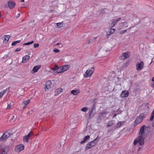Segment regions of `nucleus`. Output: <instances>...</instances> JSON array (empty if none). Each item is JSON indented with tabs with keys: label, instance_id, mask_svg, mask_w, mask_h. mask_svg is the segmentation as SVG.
I'll use <instances>...</instances> for the list:
<instances>
[{
	"label": "nucleus",
	"instance_id": "obj_1",
	"mask_svg": "<svg viewBox=\"0 0 154 154\" xmlns=\"http://www.w3.org/2000/svg\"><path fill=\"white\" fill-rule=\"evenodd\" d=\"M150 129L149 127L143 125L140 128L138 133V136L134 140L133 144L136 145L137 143L140 146H143L144 144V140L149 134Z\"/></svg>",
	"mask_w": 154,
	"mask_h": 154
},
{
	"label": "nucleus",
	"instance_id": "obj_2",
	"mask_svg": "<svg viewBox=\"0 0 154 154\" xmlns=\"http://www.w3.org/2000/svg\"><path fill=\"white\" fill-rule=\"evenodd\" d=\"M147 115V114L146 112H143L140 114L139 116L137 118L134 122V126H136L141 123L142 122L143 118L145 116Z\"/></svg>",
	"mask_w": 154,
	"mask_h": 154
},
{
	"label": "nucleus",
	"instance_id": "obj_3",
	"mask_svg": "<svg viewBox=\"0 0 154 154\" xmlns=\"http://www.w3.org/2000/svg\"><path fill=\"white\" fill-rule=\"evenodd\" d=\"M94 71V67H91L90 69H88L84 74V77L85 78H86L91 76Z\"/></svg>",
	"mask_w": 154,
	"mask_h": 154
},
{
	"label": "nucleus",
	"instance_id": "obj_4",
	"mask_svg": "<svg viewBox=\"0 0 154 154\" xmlns=\"http://www.w3.org/2000/svg\"><path fill=\"white\" fill-rule=\"evenodd\" d=\"M10 136V134L7 131L5 132L0 138V142L5 140Z\"/></svg>",
	"mask_w": 154,
	"mask_h": 154
},
{
	"label": "nucleus",
	"instance_id": "obj_5",
	"mask_svg": "<svg viewBox=\"0 0 154 154\" xmlns=\"http://www.w3.org/2000/svg\"><path fill=\"white\" fill-rule=\"evenodd\" d=\"M32 135H33V132L30 131L27 135L23 137V141L24 142L28 143L29 141V140Z\"/></svg>",
	"mask_w": 154,
	"mask_h": 154
},
{
	"label": "nucleus",
	"instance_id": "obj_6",
	"mask_svg": "<svg viewBox=\"0 0 154 154\" xmlns=\"http://www.w3.org/2000/svg\"><path fill=\"white\" fill-rule=\"evenodd\" d=\"M24 148V146L23 144H20L16 146L15 148V150L17 152H19L23 150Z\"/></svg>",
	"mask_w": 154,
	"mask_h": 154
},
{
	"label": "nucleus",
	"instance_id": "obj_7",
	"mask_svg": "<svg viewBox=\"0 0 154 154\" xmlns=\"http://www.w3.org/2000/svg\"><path fill=\"white\" fill-rule=\"evenodd\" d=\"M130 57L129 52H127L123 53L119 57V59L121 60H124Z\"/></svg>",
	"mask_w": 154,
	"mask_h": 154
},
{
	"label": "nucleus",
	"instance_id": "obj_8",
	"mask_svg": "<svg viewBox=\"0 0 154 154\" xmlns=\"http://www.w3.org/2000/svg\"><path fill=\"white\" fill-rule=\"evenodd\" d=\"M144 65V62L142 61L140 63L138 62L136 63V69L137 70H140L143 67Z\"/></svg>",
	"mask_w": 154,
	"mask_h": 154
},
{
	"label": "nucleus",
	"instance_id": "obj_9",
	"mask_svg": "<svg viewBox=\"0 0 154 154\" xmlns=\"http://www.w3.org/2000/svg\"><path fill=\"white\" fill-rule=\"evenodd\" d=\"M52 84V82L50 80H48L45 82V87L44 88L45 90L46 91V89H48L51 88V85Z\"/></svg>",
	"mask_w": 154,
	"mask_h": 154
},
{
	"label": "nucleus",
	"instance_id": "obj_10",
	"mask_svg": "<svg viewBox=\"0 0 154 154\" xmlns=\"http://www.w3.org/2000/svg\"><path fill=\"white\" fill-rule=\"evenodd\" d=\"M129 94V92L127 91H123L121 93L120 97L122 98H126L128 97Z\"/></svg>",
	"mask_w": 154,
	"mask_h": 154
},
{
	"label": "nucleus",
	"instance_id": "obj_11",
	"mask_svg": "<svg viewBox=\"0 0 154 154\" xmlns=\"http://www.w3.org/2000/svg\"><path fill=\"white\" fill-rule=\"evenodd\" d=\"M8 6L10 9H13L14 7L15 4L14 1H9L8 2Z\"/></svg>",
	"mask_w": 154,
	"mask_h": 154
},
{
	"label": "nucleus",
	"instance_id": "obj_12",
	"mask_svg": "<svg viewBox=\"0 0 154 154\" xmlns=\"http://www.w3.org/2000/svg\"><path fill=\"white\" fill-rule=\"evenodd\" d=\"M41 66L40 65L35 66L31 71V72L34 73L36 72L40 68Z\"/></svg>",
	"mask_w": 154,
	"mask_h": 154
},
{
	"label": "nucleus",
	"instance_id": "obj_13",
	"mask_svg": "<svg viewBox=\"0 0 154 154\" xmlns=\"http://www.w3.org/2000/svg\"><path fill=\"white\" fill-rule=\"evenodd\" d=\"M94 146L95 143L94 144H93L91 142H89L85 147V150H87L88 149L92 148Z\"/></svg>",
	"mask_w": 154,
	"mask_h": 154
},
{
	"label": "nucleus",
	"instance_id": "obj_14",
	"mask_svg": "<svg viewBox=\"0 0 154 154\" xmlns=\"http://www.w3.org/2000/svg\"><path fill=\"white\" fill-rule=\"evenodd\" d=\"M115 30L116 29H115L111 28L109 32H107L108 33L106 35V36L107 38H108L109 36L113 33L115 32Z\"/></svg>",
	"mask_w": 154,
	"mask_h": 154
},
{
	"label": "nucleus",
	"instance_id": "obj_15",
	"mask_svg": "<svg viewBox=\"0 0 154 154\" xmlns=\"http://www.w3.org/2000/svg\"><path fill=\"white\" fill-rule=\"evenodd\" d=\"M30 58V56L28 55H26L23 58L22 62L24 63H26Z\"/></svg>",
	"mask_w": 154,
	"mask_h": 154
},
{
	"label": "nucleus",
	"instance_id": "obj_16",
	"mask_svg": "<svg viewBox=\"0 0 154 154\" xmlns=\"http://www.w3.org/2000/svg\"><path fill=\"white\" fill-rule=\"evenodd\" d=\"M63 89L61 88H59L55 91V96L57 95L62 92Z\"/></svg>",
	"mask_w": 154,
	"mask_h": 154
},
{
	"label": "nucleus",
	"instance_id": "obj_17",
	"mask_svg": "<svg viewBox=\"0 0 154 154\" xmlns=\"http://www.w3.org/2000/svg\"><path fill=\"white\" fill-rule=\"evenodd\" d=\"M10 149V148L9 146H5L2 152V153H3V154H7V153L9 151Z\"/></svg>",
	"mask_w": 154,
	"mask_h": 154
},
{
	"label": "nucleus",
	"instance_id": "obj_18",
	"mask_svg": "<svg viewBox=\"0 0 154 154\" xmlns=\"http://www.w3.org/2000/svg\"><path fill=\"white\" fill-rule=\"evenodd\" d=\"M9 35H5L3 37H2L3 42H7L9 39Z\"/></svg>",
	"mask_w": 154,
	"mask_h": 154
},
{
	"label": "nucleus",
	"instance_id": "obj_19",
	"mask_svg": "<svg viewBox=\"0 0 154 154\" xmlns=\"http://www.w3.org/2000/svg\"><path fill=\"white\" fill-rule=\"evenodd\" d=\"M80 90H73L71 91V93L74 95H76L79 93Z\"/></svg>",
	"mask_w": 154,
	"mask_h": 154
},
{
	"label": "nucleus",
	"instance_id": "obj_20",
	"mask_svg": "<svg viewBox=\"0 0 154 154\" xmlns=\"http://www.w3.org/2000/svg\"><path fill=\"white\" fill-rule=\"evenodd\" d=\"M62 69L63 72L66 70L70 68V66L69 65H65L63 66H62Z\"/></svg>",
	"mask_w": 154,
	"mask_h": 154
},
{
	"label": "nucleus",
	"instance_id": "obj_21",
	"mask_svg": "<svg viewBox=\"0 0 154 154\" xmlns=\"http://www.w3.org/2000/svg\"><path fill=\"white\" fill-rule=\"evenodd\" d=\"M125 122V121H122L121 122H119L116 124V128H118L123 125Z\"/></svg>",
	"mask_w": 154,
	"mask_h": 154
},
{
	"label": "nucleus",
	"instance_id": "obj_22",
	"mask_svg": "<svg viewBox=\"0 0 154 154\" xmlns=\"http://www.w3.org/2000/svg\"><path fill=\"white\" fill-rule=\"evenodd\" d=\"M115 122L114 121H109L108 123V124L107 125V127H109L112 126L113 125H114Z\"/></svg>",
	"mask_w": 154,
	"mask_h": 154
},
{
	"label": "nucleus",
	"instance_id": "obj_23",
	"mask_svg": "<svg viewBox=\"0 0 154 154\" xmlns=\"http://www.w3.org/2000/svg\"><path fill=\"white\" fill-rule=\"evenodd\" d=\"M63 71L62 69V66H61L60 67H59L58 66V68L57 69V71L55 72V73H57H57H61L63 72Z\"/></svg>",
	"mask_w": 154,
	"mask_h": 154
},
{
	"label": "nucleus",
	"instance_id": "obj_24",
	"mask_svg": "<svg viewBox=\"0 0 154 154\" xmlns=\"http://www.w3.org/2000/svg\"><path fill=\"white\" fill-rule=\"evenodd\" d=\"M117 21L116 20V19H115L114 20L112 21L111 23V27H112L114 26L115 25H116L117 23Z\"/></svg>",
	"mask_w": 154,
	"mask_h": 154
},
{
	"label": "nucleus",
	"instance_id": "obj_25",
	"mask_svg": "<svg viewBox=\"0 0 154 154\" xmlns=\"http://www.w3.org/2000/svg\"><path fill=\"white\" fill-rule=\"evenodd\" d=\"M92 111H91L89 113V115L88 118V119H91L94 116V114H92Z\"/></svg>",
	"mask_w": 154,
	"mask_h": 154
},
{
	"label": "nucleus",
	"instance_id": "obj_26",
	"mask_svg": "<svg viewBox=\"0 0 154 154\" xmlns=\"http://www.w3.org/2000/svg\"><path fill=\"white\" fill-rule=\"evenodd\" d=\"M30 103V100H24L23 102L25 106L28 104Z\"/></svg>",
	"mask_w": 154,
	"mask_h": 154
},
{
	"label": "nucleus",
	"instance_id": "obj_27",
	"mask_svg": "<svg viewBox=\"0 0 154 154\" xmlns=\"http://www.w3.org/2000/svg\"><path fill=\"white\" fill-rule=\"evenodd\" d=\"M154 108L153 111L152 112V113L151 114V116L150 117V121H152L154 118Z\"/></svg>",
	"mask_w": 154,
	"mask_h": 154
},
{
	"label": "nucleus",
	"instance_id": "obj_28",
	"mask_svg": "<svg viewBox=\"0 0 154 154\" xmlns=\"http://www.w3.org/2000/svg\"><path fill=\"white\" fill-rule=\"evenodd\" d=\"M108 113L106 110H103L102 112H100V114L102 115H106Z\"/></svg>",
	"mask_w": 154,
	"mask_h": 154
},
{
	"label": "nucleus",
	"instance_id": "obj_29",
	"mask_svg": "<svg viewBox=\"0 0 154 154\" xmlns=\"http://www.w3.org/2000/svg\"><path fill=\"white\" fill-rule=\"evenodd\" d=\"M63 22L58 23H56L57 26L59 28H60L63 27Z\"/></svg>",
	"mask_w": 154,
	"mask_h": 154
},
{
	"label": "nucleus",
	"instance_id": "obj_30",
	"mask_svg": "<svg viewBox=\"0 0 154 154\" xmlns=\"http://www.w3.org/2000/svg\"><path fill=\"white\" fill-rule=\"evenodd\" d=\"M20 40H17V41H14L12 42L11 45L12 46H14L16 45L17 44L20 43Z\"/></svg>",
	"mask_w": 154,
	"mask_h": 154
},
{
	"label": "nucleus",
	"instance_id": "obj_31",
	"mask_svg": "<svg viewBox=\"0 0 154 154\" xmlns=\"http://www.w3.org/2000/svg\"><path fill=\"white\" fill-rule=\"evenodd\" d=\"M97 137L95 139H94L93 141L91 142L92 144H94L95 143V145L97 144L98 141V140H97Z\"/></svg>",
	"mask_w": 154,
	"mask_h": 154
},
{
	"label": "nucleus",
	"instance_id": "obj_32",
	"mask_svg": "<svg viewBox=\"0 0 154 154\" xmlns=\"http://www.w3.org/2000/svg\"><path fill=\"white\" fill-rule=\"evenodd\" d=\"M6 90H4L2 92L0 93V98H2L3 95L5 93Z\"/></svg>",
	"mask_w": 154,
	"mask_h": 154
},
{
	"label": "nucleus",
	"instance_id": "obj_33",
	"mask_svg": "<svg viewBox=\"0 0 154 154\" xmlns=\"http://www.w3.org/2000/svg\"><path fill=\"white\" fill-rule=\"evenodd\" d=\"M34 43V42L33 41H32L30 42H28L27 43H24L23 44V45H28L30 44H31Z\"/></svg>",
	"mask_w": 154,
	"mask_h": 154
},
{
	"label": "nucleus",
	"instance_id": "obj_34",
	"mask_svg": "<svg viewBox=\"0 0 154 154\" xmlns=\"http://www.w3.org/2000/svg\"><path fill=\"white\" fill-rule=\"evenodd\" d=\"M88 109V108L87 107H83L81 109V110L83 112H86Z\"/></svg>",
	"mask_w": 154,
	"mask_h": 154
},
{
	"label": "nucleus",
	"instance_id": "obj_35",
	"mask_svg": "<svg viewBox=\"0 0 154 154\" xmlns=\"http://www.w3.org/2000/svg\"><path fill=\"white\" fill-rule=\"evenodd\" d=\"M58 68V66L57 65H56L52 69L54 71H56V70L57 71V69Z\"/></svg>",
	"mask_w": 154,
	"mask_h": 154
},
{
	"label": "nucleus",
	"instance_id": "obj_36",
	"mask_svg": "<svg viewBox=\"0 0 154 154\" xmlns=\"http://www.w3.org/2000/svg\"><path fill=\"white\" fill-rule=\"evenodd\" d=\"M89 135H87L84 138V140L86 141L88 139L90 138Z\"/></svg>",
	"mask_w": 154,
	"mask_h": 154
},
{
	"label": "nucleus",
	"instance_id": "obj_37",
	"mask_svg": "<svg viewBox=\"0 0 154 154\" xmlns=\"http://www.w3.org/2000/svg\"><path fill=\"white\" fill-rule=\"evenodd\" d=\"M53 52H55V53H58L60 52V51L59 50H58L57 48H54L53 50Z\"/></svg>",
	"mask_w": 154,
	"mask_h": 154
},
{
	"label": "nucleus",
	"instance_id": "obj_38",
	"mask_svg": "<svg viewBox=\"0 0 154 154\" xmlns=\"http://www.w3.org/2000/svg\"><path fill=\"white\" fill-rule=\"evenodd\" d=\"M127 30L126 29L122 30L119 32L120 34H122L127 32Z\"/></svg>",
	"mask_w": 154,
	"mask_h": 154
},
{
	"label": "nucleus",
	"instance_id": "obj_39",
	"mask_svg": "<svg viewBox=\"0 0 154 154\" xmlns=\"http://www.w3.org/2000/svg\"><path fill=\"white\" fill-rule=\"evenodd\" d=\"M8 56V55H5L2 58V60H3L4 59H7Z\"/></svg>",
	"mask_w": 154,
	"mask_h": 154
},
{
	"label": "nucleus",
	"instance_id": "obj_40",
	"mask_svg": "<svg viewBox=\"0 0 154 154\" xmlns=\"http://www.w3.org/2000/svg\"><path fill=\"white\" fill-rule=\"evenodd\" d=\"M91 41H92V40L91 39H89L86 42V44H89L90 42Z\"/></svg>",
	"mask_w": 154,
	"mask_h": 154
},
{
	"label": "nucleus",
	"instance_id": "obj_41",
	"mask_svg": "<svg viewBox=\"0 0 154 154\" xmlns=\"http://www.w3.org/2000/svg\"><path fill=\"white\" fill-rule=\"evenodd\" d=\"M39 45V44H35L34 45V48H37L38 47Z\"/></svg>",
	"mask_w": 154,
	"mask_h": 154
},
{
	"label": "nucleus",
	"instance_id": "obj_42",
	"mask_svg": "<svg viewBox=\"0 0 154 154\" xmlns=\"http://www.w3.org/2000/svg\"><path fill=\"white\" fill-rule=\"evenodd\" d=\"M21 50V48H17L16 49V50H15V52H17Z\"/></svg>",
	"mask_w": 154,
	"mask_h": 154
},
{
	"label": "nucleus",
	"instance_id": "obj_43",
	"mask_svg": "<svg viewBox=\"0 0 154 154\" xmlns=\"http://www.w3.org/2000/svg\"><path fill=\"white\" fill-rule=\"evenodd\" d=\"M85 142V141L83 139V140L80 142V143L81 144H83Z\"/></svg>",
	"mask_w": 154,
	"mask_h": 154
},
{
	"label": "nucleus",
	"instance_id": "obj_44",
	"mask_svg": "<svg viewBox=\"0 0 154 154\" xmlns=\"http://www.w3.org/2000/svg\"><path fill=\"white\" fill-rule=\"evenodd\" d=\"M142 149V148L141 147H139L137 149V151L138 152H139V151H140Z\"/></svg>",
	"mask_w": 154,
	"mask_h": 154
},
{
	"label": "nucleus",
	"instance_id": "obj_45",
	"mask_svg": "<svg viewBox=\"0 0 154 154\" xmlns=\"http://www.w3.org/2000/svg\"><path fill=\"white\" fill-rule=\"evenodd\" d=\"M11 107L10 105V104H8V106L7 107V109H9Z\"/></svg>",
	"mask_w": 154,
	"mask_h": 154
},
{
	"label": "nucleus",
	"instance_id": "obj_46",
	"mask_svg": "<svg viewBox=\"0 0 154 154\" xmlns=\"http://www.w3.org/2000/svg\"><path fill=\"white\" fill-rule=\"evenodd\" d=\"M94 105L93 107L92 108V109H91V111H92V112L93 111V110L95 109V107H94Z\"/></svg>",
	"mask_w": 154,
	"mask_h": 154
},
{
	"label": "nucleus",
	"instance_id": "obj_47",
	"mask_svg": "<svg viewBox=\"0 0 154 154\" xmlns=\"http://www.w3.org/2000/svg\"><path fill=\"white\" fill-rule=\"evenodd\" d=\"M121 19V18H118V19H116V21H117V22H118L119 20H120Z\"/></svg>",
	"mask_w": 154,
	"mask_h": 154
},
{
	"label": "nucleus",
	"instance_id": "obj_48",
	"mask_svg": "<svg viewBox=\"0 0 154 154\" xmlns=\"http://www.w3.org/2000/svg\"><path fill=\"white\" fill-rule=\"evenodd\" d=\"M97 37H96L95 38H94L93 39H92V41H94L95 39H96Z\"/></svg>",
	"mask_w": 154,
	"mask_h": 154
},
{
	"label": "nucleus",
	"instance_id": "obj_49",
	"mask_svg": "<svg viewBox=\"0 0 154 154\" xmlns=\"http://www.w3.org/2000/svg\"><path fill=\"white\" fill-rule=\"evenodd\" d=\"M117 116L116 114H115L113 117V118H114V117H115Z\"/></svg>",
	"mask_w": 154,
	"mask_h": 154
},
{
	"label": "nucleus",
	"instance_id": "obj_50",
	"mask_svg": "<svg viewBox=\"0 0 154 154\" xmlns=\"http://www.w3.org/2000/svg\"><path fill=\"white\" fill-rule=\"evenodd\" d=\"M152 86L153 87H154V82L152 83Z\"/></svg>",
	"mask_w": 154,
	"mask_h": 154
},
{
	"label": "nucleus",
	"instance_id": "obj_51",
	"mask_svg": "<svg viewBox=\"0 0 154 154\" xmlns=\"http://www.w3.org/2000/svg\"><path fill=\"white\" fill-rule=\"evenodd\" d=\"M61 44V43H60V42H59V43H57V45H60Z\"/></svg>",
	"mask_w": 154,
	"mask_h": 154
},
{
	"label": "nucleus",
	"instance_id": "obj_52",
	"mask_svg": "<svg viewBox=\"0 0 154 154\" xmlns=\"http://www.w3.org/2000/svg\"><path fill=\"white\" fill-rule=\"evenodd\" d=\"M20 16V14H18L17 15V17H19Z\"/></svg>",
	"mask_w": 154,
	"mask_h": 154
},
{
	"label": "nucleus",
	"instance_id": "obj_53",
	"mask_svg": "<svg viewBox=\"0 0 154 154\" xmlns=\"http://www.w3.org/2000/svg\"><path fill=\"white\" fill-rule=\"evenodd\" d=\"M152 126L154 128V122L152 123Z\"/></svg>",
	"mask_w": 154,
	"mask_h": 154
},
{
	"label": "nucleus",
	"instance_id": "obj_54",
	"mask_svg": "<svg viewBox=\"0 0 154 154\" xmlns=\"http://www.w3.org/2000/svg\"><path fill=\"white\" fill-rule=\"evenodd\" d=\"M152 81H154V77L152 78Z\"/></svg>",
	"mask_w": 154,
	"mask_h": 154
},
{
	"label": "nucleus",
	"instance_id": "obj_55",
	"mask_svg": "<svg viewBox=\"0 0 154 154\" xmlns=\"http://www.w3.org/2000/svg\"><path fill=\"white\" fill-rule=\"evenodd\" d=\"M14 116H13L12 117V118H11V119H14Z\"/></svg>",
	"mask_w": 154,
	"mask_h": 154
},
{
	"label": "nucleus",
	"instance_id": "obj_56",
	"mask_svg": "<svg viewBox=\"0 0 154 154\" xmlns=\"http://www.w3.org/2000/svg\"><path fill=\"white\" fill-rule=\"evenodd\" d=\"M53 11V10H50V12H51V13H52V12Z\"/></svg>",
	"mask_w": 154,
	"mask_h": 154
},
{
	"label": "nucleus",
	"instance_id": "obj_57",
	"mask_svg": "<svg viewBox=\"0 0 154 154\" xmlns=\"http://www.w3.org/2000/svg\"><path fill=\"white\" fill-rule=\"evenodd\" d=\"M20 1L21 2H24V0H21Z\"/></svg>",
	"mask_w": 154,
	"mask_h": 154
},
{
	"label": "nucleus",
	"instance_id": "obj_58",
	"mask_svg": "<svg viewBox=\"0 0 154 154\" xmlns=\"http://www.w3.org/2000/svg\"><path fill=\"white\" fill-rule=\"evenodd\" d=\"M4 7H5V8H7V5H5V6H4Z\"/></svg>",
	"mask_w": 154,
	"mask_h": 154
},
{
	"label": "nucleus",
	"instance_id": "obj_59",
	"mask_svg": "<svg viewBox=\"0 0 154 154\" xmlns=\"http://www.w3.org/2000/svg\"><path fill=\"white\" fill-rule=\"evenodd\" d=\"M123 23L127 24V22H125Z\"/></svg>",
	"mask_w": 154,
	"mask_h": 154
},
{
	"label": "nucleus",
	"instance_id": "obj_60",
	"mask_svg": "<svg viewBox=\"0 0 154 154\" xmlns=\"http://www.w3.org/2000/svg\"><path fill=\"white\" fill-rule=\"evenodd\" d=\"M131 29V27H130L129 28V29Z\"/></svg>",
	"mask_w": 154,
	"mask_h": 154
},
{
	"label": "nucleus",
	"instance_id": "obj_61",
	"mask_svg": "<svg viewBox=\"0 0 154 154\" xmlns=\"http://www.w3.org/2000/svg\"><path fill=\"white\" fill-rule=\"evenodd\" d=\"M0 154H3V153H1Z\"/></svg>",
	"mask_w": 154,
	"mask_h": 154
},
{
	"label": "nucleus",
	"instance_id": "obj_62",
	"mask_svg": "<svg viewBox=\"0 0 154 154\" xmlns=\"http://www.w3.org/2000/svg\"><path fill=\"white\" fill-rule=\"evenodd\" d=\"M137 154H140L139 153H137Z\"/></svg>",
	"mask_w": 154,
	"mask_h": 154
},
{
	"label": "nucleus",
	"instance_id": "obj_63",
	"mask_svg": "<svg viewBox=\"0 0 154 154\" xmlns=\"http://www.w3.org/2000/svg\"><path fill=\"white\" fill-rule=\"evenodd\" d=\"M11 63H12V62H11V63L10 64H11Z\"/></svg>",
	"mask_w": 154,
	"mask_h": 154
}]
</instances>
